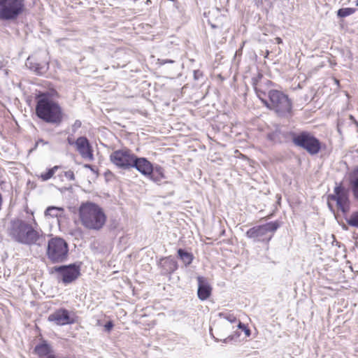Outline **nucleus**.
Listing matches in <instances>:
<instances>
[{
	"mask_svg": "<svg viewBox=\"0 0 358 358\" xmlns=\"http://www.w3.org/2000/svg\"><path fill=\"white\" fill-rule=\"evenodd\" d=\"M82 125L81 121L79 120H76L74 123L72 124L71 129L73 133H75Z\"/></svg>",
	"mask_w": 358,
	"mask_h": 358,
	"instance_id": "2f4dec72",
	"label": "nucleus"
},
{
	"mask_svg": "<svg viewBox=\"0 0 358 358\" xmlns=\"http://www.w3.org/2000/svg\"><path fill=\"white\" fill-rule=\"evenodd\" d=\"M34 352L40 358H45L53 355V349L47 341L42 340L34 347Z\"/></svg>",
	"mask_w": 358,
	"mask_h": 358,
	"instance_id": "f3484780",
	"label": "nucleus"
},
{
	"mask_svg": "<svg viewBox=\"0 0 358 358\" xmlns=\"http://www.w3.org/2000/svg\"><path fill=\"white\" fill-rule=\"evenodd\" d=\"M84 167L91 170L92 172H94V173L96 172V171L94 169V166L92 164H86L84 165Z\"/></svg>",
	"mask_w": 358,
	"mask_h": 358,
	"instance_id": "f704fd0d",
	"label": "nucleus"
},
{
	"mask_svg": "<svg viewBox=\"0 0 358 358\" xmlns=\"http://www.w3.org/2000/svg\"><path fill=\"white\" fill-rule=\"evenodd\" d=\"M278 227L279 224L277 222H270L262 225H257L248 229L246 236L256 242L268 243Z\"/></svg>",
	"mask_w": 358,
	"mask_h": 358,
	"instance_id": "39448f33",
	"label": "nucleus"
},
{
	"mask_svg": "<svg viewBox=\"0 0 358 358\" xmlns=\"http://www.w3.org/2000/svg\"><path fill=\"white\" fill-rule=\"evenodd\" d=\"M66 141L69 145L75 146L76 145V140L74 141L71 136H68Z\"/></svg>",
	"mask_w": 358,
	"mask_h": 358,
	"instance_id": "72a5a7b5",
	"label": "nucleus"
},
{
	"mask_svg": "<svg viewBox=\"0 0 358 358\" xmlns=\"http://www.w3.org/2000/svg\"><path fill=\"white\" fill-rule=\"evenodd\" d=\"M178 255L185 266L189 265L192 262V254L183 248H179L178 250Z\"/></svg>",
	"mask_w": 358,
	"mask_h": 358,
	"instance_id": "412c9836",
	"label": "nucleus"
},
{
	"mask_svg": "<svg viewBox=\"0 0 358 358\" xmlns=\"http://www.w3.org/2000/svg\"><path fill=\"white\" fill-rule=\"evenodd\" d=\"M271 103H266V106L274 110L280 115L289 113L292 104L287 96L278 90H271L268 94Z\"/></svg>",
	"mask_w": 358,
	"mask_h": 358,
	"instance_id": "0eeeda50",
	"label": "nucleus"
},
{
	"mask_svg": "<svg viewBox=\"0 0 358 358\" xmlns=\"http://www.w3.org/2000/svg\"><path fill=\"white\" fill-rule=\"evenodd\" d=\"M78 216L85 228L94 231L101 229L107 220L103 208L92 201L81 203L78 208Z\"/></svg>",
	"mask_w": 358,
	"mask_h": 358,
	"instance_id": "7ed1b4c3",
	"label": "nucleus"
},
{
	"mask_svg": "<svg viewBox=\"0 0 358 358\" xmlns=\"http://www.w3.org/2000/svg\"><path fill=\"white\" fill-rule=\"evenodd\" d=\"M81 263L75 262L67 265L54 266L50 271V273H57V278L64 284L73 282L80 275Z\"/></svg>",
	"mask_w": 358,
	"mask_h": 358,
	"instance_id": "423d86ee",
	"label": "nucleus"
},
{
	"mask_svg": "<svg viewBox=\"0 0 358 358\" xmlns=\"http://www.w3.org/2000/svg\"><path fill=\"white\" fill-rule=\"evenodd\" d=\"M238 329H242L245 332V334L246 336H250V330L248 327H246L245 324L241 323L240 321H238Z\"/></svg>",
	"mask_w": 358,
	"mask_h": 358,
	"instance_id": "c756f323",
	"label": "nucleus"
},
{
	"mask_svg": "<svg viewBox=\"0 0 358 358\" xmlns=\"http://www.w3.org/2000/svg\"><path fill=\"white\" fill-rule=\"evenodd\" d=\"M26 66L36 75L41 76L45 73L49 69L48 61L38 62L33 57H29L26 61Z\"/></svg>",
	"mask_w": 358,
	"mask_h": 358,
	"instance_id": "2eb2a0df",
	"label": "nucleus"
},
{
	"mask_svg": "<svg viewBox=\"0 0 358 358\" xmlns=\"http://www.w3.org/2000/svg\"><path fill=\"white\" fill-rule=\"evenodd\" d=\"M346 221L349 225L358 228V210L352 213Z\"/></svg>",
	"mask_w": 358,
	"mask_h": 358,
	"instance_id": "393cba45",
	"label": "nucleus"
},
{
	"mask_svg": "<svg viewBox=\"0 0 358 358\" xmlns=\"http://www.w3.org/2000/svg\"><path fill=\"white\" fill-rule=\"evenodd\" d=\"M211 292V286L203 279V301L210 296Z\"/></svg>",
	"mask_w": 358,
	"mask_h": 358,
	"instance_id": "b1692460",
	"label": "nucleus"
},
{
	"mask_svg": "<svg viewBox=\"0 0 358 358\" xmlns=\"http://www.w3.org/2000/svg\"><path fill=\"white\" fill-rule=\"evenodd\" d=\"M136 155L129 149H120L110 155V162L117 168L122 170L131 169Z\"/></svg>",
	"mask_w": 358,
	"mask_h": 358,
	"instance_id": "9d476101",
	"label": "nucleus"
},
{
	"mask_svg": "<svg viewBox=\"0 0 358 358\" xmlns=\"http://www.w3.org/2000/svg\"><path fill=\"white\" fill-rule=\"evenodd\" d=\"M76 148L83 158L90 161L94 160L93 149L87 137H78L76 139Z\"/></svg>",
	"mask_w": 358,
	"mask_h": 358,
	"instance_id": "ddd939ff",
	"label": "nucleus"
},
{
	"mask_svg": "<svg viewBox=\"0 0 358 358\" xmlns=\"http://www.w3.org/2000/svg\"><path fill=\"white\" fill-rule=\"evenodd\" d=\"M357 6H358V0H357Z\"/></svg>",
	"mask_w": 358,
	"mask_h": 358,
	"instance_id": "c03bdc74",
	"label": "nucleus"
},
{
	"mask_svg": "<svg viewBox=\"0 0 358 358\" xmlns=\"http://www.w3.org/2000/svg\"><path fill=\"white\" fill-rule=\"evenodd\" d=\"M38 143H41L42 145H47V144H48V141H44V140H43V139H42V138H39V139L38 140Z\"/></svg>",
	"mask_w": 358,
	"mask_h": 358,
	"instance_id": "c9c22d12",
	"label": "nucleus"
},
{
	"mask_svg": "<svg viewBox=\"0 0 358 358\" xmlns=\"http://www.w3.org/2000/svg\"><path fill=\"white\" fill-rule=\"evenodd\" d=\"M159 266L162 268L163 274H170L178 268V263L174 257L171 256L162 258L160 260Z\"/></svg>",
	"mask_w": 358,
	"mask_h": 358,
	"instance_id": "dca6fc26",
	"label": "nucleus"
},
{
	"mask_svg": "<svg viewBox=\"0 0 358 358\" xmlns=\"http://www.w3.org/2000/svg\"><path fill=\"white\" fill-rule=\"evenodd\" d=\"M48 320L55 322L58 326L73 324L76 322L75 314L73 313L71 315L70 312L64 308H58L50 314Z\"/></svg>",
	"mask_w": 358,
	"mask_h": 358,
	"instance_id": "9b49d317",
	"label": "nucleus"
},
{
	"mask_svg": "<svg viewBox=\"0 0 358 358\" xmlns=\"http://www.w3.org/2000/svg\"><path fill=\"white\" fill-rule=\"evenodd\" d=\"M36 115L46 123L59 124L63 119L62 109L48 92L36 95Z\"/></svg>",
	"mask_w": 358,
	"mask_h": 358,
	"instance_id": "f257e3e1",
	"label": "nucleus"
},
{
	"mask_svg": "<svg viewBox=\"0 0 358 358\" xmlns=\"http://www.w3.org/2000/svg\"><path fill=\"white\" fill-rule=\"evenodd\" d=\"M219 315L220 317H223L224 319L227 320L230 324L238 322L236 317L233 314L220 313Z\"/></svg>",
	"mask_w": 358,
	"mask_h": 358,
	"instance_id": "bb28decb",
	"label": "nucleus"
},
{
	"mask_svg": "<svg viewBox=\"0 0 358 358\" xmlns=\"http://www.w3.org/2000/svg\"><path fill=\"white\" fill-rule=\"evenodd\" d=\"M276 41L278 43H281L282 41V39L280 38H275Z\"/></svg>",
	"mask_w": 358,
	"mask_h": 358,
	"instance_id": "ea45409f",
	"label": "nucleus"
},
{
	"mask_svg": "<svg viewBox=\"0 0 358 358\" xmlns=\"http://www.w3.org/2000/svg\"><path fill=\"white\" fill-rule=\"evenodd\" d=\"M349 184L355 198L358 200V166L350 173Z\"/></svg>",
	"mask_w": 358,
	"mask_h": 358,
	"instance_id": "a211bd4d",
	"label": "nucleus"
},
{
	"mask_svg": "<svg viewBox=\"0 0 358 358\" xmlns=\"http://www.w3.org/2000/svg\"><path fill=\"white\" fill-rule=\"evenodd\" d=\"M148 177L155 182L158 183L165 178L164 169L159 164H153V171Z\"/></svg>",
	"mask_w": 358,
	"mask_h": 358,
	"instance_id": "6ab92c4d",
	"label": "nucleus"
},
{
	"mask_svg": "<svg viewBox=\"0 0 358 358\" xmlns=\"http://www.w3.org/2000/svg\"><path fill=\"white\" fill-rule=\"evenodd\" d=\"M198 73H199V71H194V78L196 80L199 79V77L197 76Z\"/></svg>",
	"mask_w": 358,
	"mask_h": 358,
	"instance_id": "58836bf2",
	"label": "nucleus"
},
{
	"mask_svg": "<svg viewBox=\"0 0 358 358\" xmlns=\"http://www.w3.org/2000/svg\"><path fill=\"white\" fill-rule=\"evenodd\" d=\"M355 12V9L352 8H343L338 10L337 15L340 17H345L353 14Z\"/></svg>",
	"mask_w": 358,
	"mask_h": 358,
	"instance_id": "5701e85b",
	"label": "nucleus"
},
{
	"mask_svg": "<svg viewBox=\"0 0 358 358\" xmlns=\"http://www.w3.org/2000/svg\"><path fill=\"white\" fill-rule=\"evenodd\" d=\"M196 279L198 282L197 296L200 300H201V275H198Z\"/></svg>",
	"mask_w": 358,
	"mask_h": 358,
	"instance_id": "c85d7f7f",
	"label": "nucleus"
},
{
	"mask_svg": "<svg viewBox=\"0 0 358 358\" xmlns=\"http://www.w3.org/2000/svg\"><path fill=\"white\" fill-rule=\"evenodd\" d=\"M9 234L15 241L29 246H41V241L44 238L42 230L35 229L30 224L20 219L11 221Z\"/></svg>",
	"mask_w": 358,
	"mask_h": 358,
	"instance_id": "f03ea898",
	"label": "nucleus"
},
{
	"mask_svg": "<svg viewBox=\"0 0 358 358\" xmlns=\"http://www.w3.org/2000/svg\"><path fill=\"white\" fill-rule=\"evenodd\" d=\"M329 199L336 201L338 208L343 213L349 210V199L346 189L342 186H336L334 188V194L329 195Z\"/></svg>",
	"mask_w": 358,
	"mask_h": 358,
	"instance_id": "f8f14e48",
	"label": "nucleus"
},
{
	"mask_svg": "<svg viewBox=\"0 0 358 358\" xmlns=\"http://www.w3.org/2000/svg\"><path fill=\"white\" fill-rule=\"evenodd\" d=\"M294 143L306 150L309 154H317L321 148L320 141L308 132H301L293 138Z\"/></svg>",
	"mask_w": 358,
	"mask_h": 358,
	"instance_id": "6e6552de",
	"label": "nucleus"
},
{
	"mask_svg": "<svg viewBox=\"0 0 358 358\" xmlns=\"http://www.w3.org/2000/svg\"><path fill=\"white\" fill-rule=\"evenodd\" d=\"M223 327H224V329H229V328L228 324L227 325H224V324Z\"/></svg>",
	"mask_w": 358,
	"mask_h": 358,
	"instance_id": "a19ab883",
	"label": "nucleus"
},
{
	"mask_svg": "<svg viewBox=\"0 0 358 358\" xmlns=\"http://www.w3.org/2000/svg\"><path fill=\"white\" fill-rule=\"evenodd\" d=\"M174 61L173 60H171V59H163L162 62V64H166V63H173Z\"/></svg>",
	"mask_w": 358,
	"mask_h": 358,
	"instance_id": "e433bc0d",
	"label": "nucleus"
},
{
	"mask_svg": "<svg viewBox=\"0 0 358 358\" xmlns=\"http://www.w3.org/2000/svg\"><path fill=\"white\" fill-rule=\"evenodd\" d=\"M69 252V244L63 238L55 236L48 240L45 255L52 264H62L66 262Z\"/></svg>",
	"mask_w": 358,
	"mask_h": 358,
	"instance_id": "20e7f679",
	"label": "nucleus"
},
{
	"mask_svg": "<svg viewBox=\"0 0 358 358\" xmlns=\"http://www.w3.org/2000/svg\"><path fill=\"white\" fill-rule=\"evenodd\" d=\"M131 168L136 169L139 173L145 176H148L153 171V164L147 158L135 156Z\"/></svg>",
	"mask_w": 358,
	"mask_h": 358,
	"instance_id": "4468645a",
	"label": "nucleus"
},
{
	"mask_svg": "<svg viewBox=\"0 0 358 358\" xmlns=\"http://www.w3.org/2000/svg\"><path fill=\"white\" fill-rule=\"evenodd\" d=\"M64 212V209L62 207L50 206L45 209L44 215L45 217L59 218L62 217V215Z\"/></svg>",
	"mask_w": 358,
	"mask_h": 358,
	"instance_id": "aec40b11",
	"label": "nucleus"
},
{
	"mask_svg": "<svg viewBox=\"0 0 358 358\" xmlns=\"http://www.w3.org/2000/svg\"><path fill=\"white\" fill-rule=\"evenodd\" d=\"M210 334H211L212 336H213V338H215L216 340H217V341H222V340H223V338H224V337L227 334V332H225L224 331H222V332H220V333L218 334V336H219V337H215V336H214V334H213V329H212V328H210ZM232 339H233V337H232V336H229L227 338H224V342H227V341H228V340H230V341H231V340H232Z\"/></svg>",
	"mask_w": 358,
	"mask_h": 358,
	"instance_id": "a878e982",
	"label": "nucleus"
},
{
	"mask_svg": "<svg viewBox=\"0 0 358 358\" xmlns=\"http://www.w3.org/2000/svg\"><path fill=\"white\" fill-rule=\"evenodd\" d=\"M57 169L58 166H55L51 169H48L46 172L41 173L40 177L42 179V180L46 181L50 179L53 176V175L55 173V171Z\"/></svg>",
	"mask_w": 358,
	"mask_h": 358,
	"instance_id": "4be33fe9",
	"label": "nucleus"
},
{
	"mask_svg": "<svg viewBox=\"0 0 358 358\" xmlns=\"http://www.w3.org/2000/svg\"><path fill=\"white\" fill-rule=\"evenodd\" d=\"M263 75L261 73H258L256 76H254L252 78V84L253 87H255V90H257V87L258 85L259 82L262 78Z\"/></svg>",
	"mask_w": 358,
	"mask_h": 358,
	"instance_id": "cd10ccee",
	"label": "nucleus"
},
{
	"mask_svg": "<svg viewBox=\"0 0 358 358\" xmlns=\"http://www.w3.org/2000/svg\"><path fill=\"white\" fill-rule=\"evenodd\" d=\"M114 327V323L112 320H109L108 322H106V323L104 324V330L109 333L111 331V330L113 329Z\"/></svg>",
	"mask_w": 358,
	"mask_h": 358,
	"instance_id": "7c9ffc66",
	"label": "nucleus"
},
{
	"mask_svg": "<svg viewBox=\"0 0 358 358\" xmlns=\"http://www.w3.org/2000/svg\"><path fill=\"white\" fill-rule=\"evenodd\" d=\"M24 0H6V3L0 7V19L13 20L23 13Z\"/></svg>",
	"mask_w": 358,
	"mask_h": 358,
	"instance_id": "1a4fd4ad",
	"label": "nucleus"
},
{
	"mask_svg": "<svg viewBox=\"0 0 358 358\" xmlns=\"http://www.w3.org/2000/svg\"><path fill=\"white\" fill-rule=\"evenodd\" d=\"M262 101H264V103L266 102V101H264V99H262ZM265 104L266 105V103H265Z\"/></svg>",
	"mask_w": 358,
	"mask_h": 358,
	"instance_id": "37998d69",
	"label": "nucleus"
},
{
	"mask_svg": "<svg viewBox=\"0 0 358 358\" xmlns=\"http://www.w3.org/2000/svg\"><path fill=\"white\" fill-rule=\"evenodd\" d=\"M39 144L40 143H38V141H37L36 142L35 145H34V147L30 150V152H32L33 150H35L37 148V147L38 146Z\"/></svg>",
	"mask_w": 358,
	"mask_h": 358,
	"instance_id": "4c0bfd02",
	"label": "nucleus"
},
{
	"mask_svg": "<svg viewBox=\"0 0 358 358\" xmlns=\"http://www.w3.org/2000/svg\"><path fill=\"white\" fill-rule=\"evenodd\" d=\"M65 177L69 180H75V175L73 171H67L64 172Z\"/></svg>",
	"mask_w": 358,
	"mask_h": 358,
	"instance_id": "473e14b6",
	"label": "nucleus"
},
{
	"mask_svg": "<svg viewBox=\"0 0 358 358\" xmlns=\"http://www.w3.org/2000/svg\"><path fill=\"white\" fill-rule=\"evenodd\" d=\"M34 222L35 225H37V223L36 222V221L34 220Z\"/></svg>",
	"mask_w": 358,
	"mask_h": 358,
	"instance_id": "79ce46f5",
	"label": "nucleus"
}]
</instances>
